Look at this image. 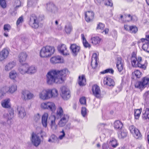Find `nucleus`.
<instances>
[{
  "instance_id": "obj_1",
  "label": "nucleus",
  "mask_w": 149,
  "mask_h": 149,
  "mask_svg": "<svg viewBox=\"0 0 149 149\" xmlns=\"http://www.w3.org/2000/svg\"><path fill=\"white\" fill-rule=\"evenodd\" d=\"M68 70L64 69L61 70H52L48 72L46 75L47 83L49 85L54 83L61 84L65 80L67 72Z\"/></svg>"
},
{
  "instance_id": "obj_2",
  "label": "nucleus",
  "mask_w": 149,
  "mask_h": 149,
  "mask_svg": "<svg viewBox=\"0 0 149 149\" xmlns=\"http://www.w3.org/2000/svg\"><path fill=\"white\" fill-rule=\"evenodd\" d=\"M55 51L54 48L53 47L47 46L43 47L40 52V56L42 58L50 57L53 54Z\"/></svg>"
},
{
  "instance_id": "obj_3",
  "label": "nucleus",
  "mask_w": 149,
  "mask_h": 149,
  "mask_svg": "<svg viewBox=\"0 0 149 149\" xmlns=\"http://www.w3.org/2000/svg\"><path fill=\"white\" fill-rule=\"evenodd\" d=\"M132 65L135 67H139L144 69H146V65L141 63L142 58L140 57H137L135 56H132L131 58Z\"/></svg>"
},
{
  "instance_id": "obj_4",
  "label": "nucleus",
  "mask_w": 149,
  "mask_h": 149,
  "mask_svg": "<svg viewBox=\"0 0 149 149\" xmlns=\"http://www.w3.org/2000/svg\"><path fill=\"white\" fill-rule=\"evenodd\" d=\"M61 95L64 100H68L70 97V90L66 87L63 86L61 88Z\"/></svg>"
},
{
  "instance_id": "obj_5",
  "label": "nucleus",
  "mask_w": 149,
  "mask_h": 149,
  "mask_svg": "<svg viewBox=\"0 0 149 149\" xmlns=\"http://www.w3.org/2000/svg\"><path fill=\"white\" fill-rule=\"evenodd\" d=\"M39 22L37 17L34 15H32L30 17L29 24L33 28H37L39 26Z\"/></svg>"
},
{
  "instance_id": "obj_6",
  "label": "nucleus",
  "mask_w": 149,
  "mask_h": 149,
  "mask_svg": "<svg viewBox=\"0 0 149 149\" xmlns=\"http://www.w3.org/2000/svg\"><path fill=\"white\" fill-rule=\"evenodd\" d=\"M39 133H33L32 134L31 142L36 146H38L40 143L41 140L38 135Z\"/></svg>"
},
{
  "instance_id": "obj_7",
  "label": "nucleus",
  "mask_w": 149,
  "mask_h": 149,
  "mask_svg": "<svg viewBox=\"0 0 149 149\" xmlns=\"http://www.w3.org/2000/svg\"><path fill=\"white\" fill-rule=\"evenodd\" d=\"M56 118L55 116H51L49 118V124L51 129L53 131L57 129L58 126L55 122Z\"/></svg>"
},
{
  "instance_id": "obj_8",
  "label": "nucleus",
  "mask_w": 149,
  "mask_h": 149,
  "mask_svg": "<svg viewBox=\"0 0 149 149\" xmlns=\"http://www.w3.org/2000/svg\"><path fill=\"white\" fill-rule=\"evenodd\" d=\"M129 130L130 132L134 136V137L136 139H141V135L140 132L133 125L129 127Z\"/></svg>"
},
{
  "instance_id": "obj_9",
  "label": "nucleus",
  "mask_w": 149,
  "mask_h": 149,
  "mask_svg": "<svg viewBox=\"0 0 149 149\" xmlns=\"http://www.w3.org/2000/svg\"><path fill=\"white\" fill-rule=\"evenodd\" d=\"M49 89H43L40 91L39 93L40 99L43 100H46L49 99Z\"/></svg>"
},
{
  "instance_id": "obj_10",
  "label": "nucleus",
  "mask_w": 149,
  "mask_h": 149,
  "mask_svg": "<svg viewBox=\"0 0 149 149\" xmlns=\"http://www.w3.org/2000/svg\"><path fill=\"white\" fill-rule=\"evenodd\" d=\"M70 49L72 55L74 56H77L80 50V47L75 44L71 45Z\"/></svg>"
},
{
  "instance_id": "obj_11",
  "label": "nucleus",
  "mask_w": 149,
  "mask_h": 149,
  "mask_svg": "<svg viewBox=\"0 0 149 149\" xmlns=\"http://www.w3.org/2000/svg\"><path fill=\"white\" fill-rule=\"evenodd\" d=\"M94 16V13L93 11H87L85 13V19L87 22H90L93 21Z\"/></svg>"
},
{
  "instance_id": "obj_12",
  "label": "nucleus",
  "mask_w": 149,
  "mask_h": 149,
  "mask_svg": "<svg viewBox=\"0 0 149 149\" xmlns=\"http://www.w3.org/2000/svg\"><path fill=\"white\" fill-rule=\"evenodd\" d=\"M58 51L63 55L67 56L69 54L66 45L64 44L59 45L58 47Z\"/></svg>"
},
{
  "instance_id": "obj_13",
  "label": "nucleus",
  "mask_w": 149,
  "mask_h": 149,
  "mask_svg": "<svg viewBox=\"0 0 149 149\" xmlns=\"http://www.w3.org/2000/svg\"><path fill=\"white\" fill-rule=\"evenodd\" d=\"M92 90L94 95L96 97H100L101 95V91L99 87L97 85H93Z\"/></svg>"
},
{
  "instance_id": "obj_14",
  "label": "nucleus",
  "mask_w": 149,
  "mask_h": 149,
  "mask_svg": "<svg viewBox=\"0 0 149 149\" xmlns=\"http://www.w3.org/2000/svg\"><path fill=\"white\" fill-rule=\"evenodd\" d=\"M28 65L26 63H24L20 65L18 68V70L19 72L22 74H24L27 73Z\"/></svg>"
},
{
  "instance_id": "obj_15",
  "label": "nucleus",
  "mask_w": 149,
  "mask_h": 149,
  "mask_svg": "<svg viewBox=\"0 0 149 149\" xmlns=\"http://www.w3.org/2000/svg\"><path fill=\"white\" fill-rule=\"evenodd\" d=\"M104 83L105 85L111 87H113L115 85L113 80L111 78L107 77L104 78Z\"/></svg>"
},
{
  "instance_id": "obj_16",
  "label": "nucleus",
  "mask_w": 149,
  "mask_h": 149,
  "mask_svg": "<svg viewBox=\"0 0 149 149\" xmlns=\"http://www.w3.org/2000/svg\"><path fill=\"white\" fill-rule=\"evenodd\" d=\"M33 94L27 91H24L22 92V97L24 100H30L33 97Z\"/></svg>"
},
{
  "instance_id": "obj_17",
  "label": "nucleus",
  "mask_w": 149,
  "mask_h": 149,
  "mask_svg": "<svg viewBox=\"0 0 149 149\" xmlns=\"http://www.w3.org/2000/svg\"><path fill=\"white\" fill-rule=\"evenodd\" d=\"M60 120L58 123V125L60 127L64 126L68 122L69 117L67 115H64L63 117H61Z\"/></svg>"
},
{
  "instance_id": "obj_18",
  "label": "nucleus",
  "mask_w": 149,
  "mask_h": 149,
  "mask_svg": "<svg viewBox=\"0 0 149 149\" xmlns=\"http://www.w3.org/2000/svg\"><path fill=\"white\" fill-rule=\"evenodd\" d=\"M98 60L96 53H94L92 57L91 65L93 68L95 69L97 66V61Z\"/></svg>"
},
{
  "instance_id": "obj_19",
  "label": "nucleus",
  "mask_w": 149,
  "mask_h": 149,
  "mask_svg": "<svg viewBox=\"0 0 149 149\" xmlns=\"http://www.w3.org/2000/svg\"><path fill=\"white\" fill-rule=\"evenodd\" d=\"M51 63L55 64L57 63H62L64 62V60L60 56H56L52 57L50 60Z\"/></svg>"
},
{
  "instance_id": "obj_20",
  "label": "nucleus",
  "mask_w": 149,
  "mask_h": 149,
  "mask_svg": "<svg viewBox=\"0 0 149 149\" xmlns=\"http://www.w3.org/2000/svg\"><path fill=\"white\" fill-rule=\"evenodd\" d=\"M19 116L21 118H23L26 115V113L24 108L21 106H18L17 108Z\"/></svg>"
},
{
  "instance_id": "obj_21",
  "label": "nucleus",
  "mask_w": 149,
  "mask_h": 149,
  "mask_svg": "<svg viewBox=\"0 0 149 149\" xmlns=\"http://www.w3.org/2000/svg\"><path fill=\"white\" fill-rule=\"evenodd\" d=\"M10 100L8 98L3 100L1 102L2 106L5 108H11Z\"/></svg>"
},
{
  "instance_id": "obj_22",
  "label": "nucleus",
  "mask_w": 149,
  "mask_h": 149,
  "mask_svg": "<svg viewBox=\"0 0 149 149\" xmlns=\"http://www.w3.org/2000/svg\"><path fill=\"white\" fill-rule=\"evenodd\" d=\"M16 62L14 61H10L5 65V71L7 72L9 71L13 68L16 66Z\"/></svg>"
},
{
  "instance_id": "obj_23",
  "label": "nucleus",
  "mask_w": 149,
  "mask_h": 149,
  "mask_svg": "<svg viewBox=\"0 0 149 149\" xmlns=\"http://www.w3.org/2000/svg\"><path fill=\"white\" fill-rule=\"evenodd\" d=\"M124 61L120 58H118L117 59L116 66L118 71L121 72L123 68Z\"/></svg>"
},
{
  "instance_id": "obj_24",
  "label": "nucleus",
  "mask_w": 149,
  "mask_h": 149,
  "mask_svg": "<svg viewBox=\"0 0 149 149\" xmlns=\"http://www.w3.org/2000/svg\"><path fill=\"white\" fill-rule=\"evenodd\" d=\"M49 115L48 113H45L42 115L41 119V123L44 127L46 128L47 126L48 118Z\"/></svg>"
},
{
  "instance_id": "obj_25",
  "label": "nucleus",
  "mask_w": 149,
  "mask_h": 149,
  "mask_svg": "<svg viewBox=\"0 0 149 149\" xmlns=\"http://www.w3.org/2000/svg\"><path fill=\"white\" fill-rule=\"evenodd\" d=\"M8 50L6 49H3L0 52V61H1L6 58L9 54Z\"/></svg>"
},
{
  "instance_id": "obj_26",
  "label": "nucleus",
  "mask_w": 149,
  "mask_h": 149,
  "mask_svg": "<svg viewBox=\"0 0 149 149\" xmlns=\"http://www.w3.org/2000/svg\"><path fill=\"white\" fill-rule=\"evenodd\" d=\"M47 9L54 13H56L57 11V8L52 3H49L47 4Z\"/></svg>"
},
{
  "instance_id": "obj_27",
  "label": "nucleus",
  "mask_w": 149,
  "mask_h": 149,
  "mask_svg": "<svg viewBox=\"0 0 149 149\" xmlns=\"http://www.w3.org/2000/svg\"><path fill=\"white\" fill-rule=\"evenodd\" d=\"M49 99L52 97H57L58 95V93L57 89L54 88L52 89H49Z\"/></svg>"
},
{
  "instance_id": "obj_28",
  "label": "nucleus",
  "mask_w": 149,
  "mask_h": 149,
  "mask_svg": "<svg viewBox=\"0 0 149 149\" xmlns=\"http://www.w3.org/2000/svg\"><path fill=\"white\" fill-rule=\"evenodd\" d=\"M107 143L109 146L114 148H116L118 145L117 140L114 138H111L109 141H107Z\"/></svg>"
},
{
  "instance_id": "obj_29",
  "label": "nucleus",
  "mask_w": 149,
  "mask_h": 149,
  "mask_svg": "<svg viewBox=\"0 0 149 149\" xmlns=\"http://www.w3.org/2000/svg\"><path fill=\"white\" fill-rule=\"evenodd\" d=\"M114 128L116 130H120L122 129L123 125L122 122L119 120L115 121L113 123Z\"/></svg>"
},
{
  "instance_id": "obj_30",
  "label": "nucleus",
  "mask_w": 149,
  "mask_h": 149,
  "mask_svg": "<svg viewBox=\"0 0 149 149\" xmlns=\"http://www.w3.org/2000/svg\"><path fill=\"white\" fill-rule=\"evenodd\" d=\"M27 56V55L25 52H22L20 53L18 56L19 62L22 63L25 61Z\"/></svg>"
},
{
  "instance_id": "obj_31",
  "label": "nucleus",
  "mask_w": 149,
  "mask_h": 149,
  "mask_svg": "<svg viewBox=\"0 0 149 149\" xmlns=\"http://www.w3.org/2000/svg\"><path fill=\"white\" fill-rule=\"evenodd\" d=\"M86 80L84 75H81L79 77L78 84L81 86L85 85L86 84Z\"/></svg>"
},
{
  "instance_id": "obj_32",
  "label": "nucleus",
  "mask_w": 149,
  "mask_h": 149,
  "mask_svg": "<svg viewBox=\"0 0 149 149\" xmlns=\"http://www.w3.org/2000/svg\"><path fill=\"white\" fill-rule=\"evenodd\" d=\"M64 115H66L63 113V109L62 107H59L57 109L56 116L57 118H59L63 117Z\"/></svg>"
},
{
  "instance_id": "obj_33",
  "label": "nucleus",
  "mask_w": 149,
  "mask_h": 149,
  "mask_svg": "<svg viewBox=\"0 0 149 149\" xmlns=\"http://www.w3.org/2000/svg\"><path fill=\"white\" fill-rule=\"evenodd\" d=\"M142 118L145 120H149V108H146L143 111Z\"/></svg>"
},
{
  "instance_id": "obj_34",
  "label": "nucleus",
  "mask_w": 149,
  "mask_h": 149,
  "mask_svg": "<svg viewBox=\"0 0 149 149\" xmlns=\"http://www.w3.org/2000/svg\"><path fill=\"white\" fill-rule=\"evenodd\" d=\"M56 109V107L55 104L53 102H49L47 110H50L52 113H54Z\"/></svg>"
},
{
  "instance_id": "obj_35",
  "label": "nucleus",
  "mask_w": 149,
  "mask_h": 149,
  "mask_svg": "<svg viewBox=\"0 0 149 149\" xmlns=\"http://www.w3.org/2000/svg\"><path fill=\"white\" fill-rule=\"evenodd\" d=\"M72 29V27L71 24L70 23H67L65 27V30L67 34H70L71 32Z\"/></svg>"
},
{
  "instance_id": "obj_36",
  "label": "nucleus",
  "mask_w": 149,
  "mask_h": 149,
  "mask_svg": "<svg viewBox=\"0 0 149 149\" xmlns=\"http://www.w3.org/2000/svg\"><path fill=\"white\" fill-rule=\"evenodd\" d=\"M119 130L118 133V136L119 138L122 139L127 136V132L125 130L122 129Z\"/></svg>"
},
{
  "instance_id": "obj_37",
  "label": "nucleus",
  "mask_w": 149,
  "mask_h": 149,
  "mask_svg": "<svg viewBox=\"0 0 149 149\" xmlns=\"http://www.w3.org/2000/svg\"><path fill=\"white\" fill-rule=\"evenodd\" d=\"M27 74H33L36 73L37 71L36 68L34 66H31L30 67L28 65Z\"/></svg>"
},
{
  "instance_id": "obj_38",
  "label": "nucleus",
  "mask_w": 149,
  "mask_h": 149,
  "mask_svg": "<svg viewBox=\"0 0 149 149\" xmlns=\"http://www.w3.org/2000/svg\"><path fill=\"white\" fill-rule=\"evenodd\" d=\"M58 138L54 134L52 135L48 140L49 142L58 143Z\"/></svg>"
},
{
  "instance_id": "obj_39",
  "label": "nucleus",
  "mask_w": 149,
  "mask_h": 149,
  "mask_svg": "<svg viewBox=\"0 0 149 149\" xmlns=\"http://www.w3.org/2000/svg\"><path fill=\"white\" fill-rule=\"evenodd\" d=\"M100 42V39L98 37H94L91 38L92 43L94 45L99 44Z\"/></svg>"
},
{
  "instance_id": "obj_40",
  "label": "nucleus",
  "mask_w": 149,
  "mask_h": 149,
  "mask_svg": "<svg viewBox=\"0 0 149 149\" xmlns=\"http://www.w3.org/2000/svg\"><path fill=\"white\" fill-rule=\"evenodd\" d=\"M17 90V86L15 84L11 85L8 88V92L11 93L15 92Z\"/></svg>"
},
{
  "instance_id": "obj_41",
  "label": "nucleus",
  "mask_w": 149,
  "mask_h": 149,
  "mask_svg": "<svg viewBox=\"0 0 149 149\" xmlns=\"http://www.w3.org/2000/svg\"><path fill=\"white\" fill-rule=\"evenodd\" d=\"M17 74L15 70H13L11 71L9 73L10 78L12 79L15 80Z\"/></svg>"
},
{
  "instance_id": "obj_42",
  "label": "nucleus",
  "mask_w": 149,
  "mask_h": 149,
  "mask_svg": "<svg viewBox=\"0 0 149 149\" xmlns=\"http://www.w3.org/2000/svg\"><path fill=\"white\" fill-rule=\"evenodd\" d=\"M132 76H135L137 78H139L142 76L141 72L138 70H136L132 73Z\"/></svg>"
},
{
  "instance_id": "obj_43",
  "label": "nucleus",
  "mask_w": 149,
  "mask_h": 149,
  "mask_svg": "<svg viewBox=\"0 0 149 149\" xmlns=\"http://www.w3.org/2000/svg\"><path fill=\"white\" fill-rule=\"evenodd\" d=\"M142 110V109L135 110L134 116L135 119H138L139 118L141 112Z\"/></svg>"
},
{
  "instance_id": "obj_44",
  "label": "nucleus",
  "mask_w": 149,
  "mask_h": 149,
  "mask_svg": "<svg viewBox=\"0 0 149 149\" xmlns=\"http://www.w3.org/2000/svg\"><path fill=\"white\" fill-rule=\"evenodd\" d=\"M81 37L83 40V44L84 46L85 47L90 48L91 47L90 45L88 43V42L86 40L85 38L84 37V35L83 34H82Z\"/></svg>"
},
{
  "instance_id": "obj_45",
  "label": "nucleus",
  "mask_w": 149,
  "mask_h": 149,
  "mask_svg": "<svg viewBox=\"0 0 149 149\" xmlns=\"http://www.w3.org/2000/svg\"><path fill=\"white\" fill-rule=\"evenodd\" d=\"M37 3L36 0H29L28 1L27 5L29 7L31 6H34Z\"/></svg>"
},
{
  "instance_id": "obj_46",
  "label": "nucleus",
  "mask_w": 149,
  "mask_h": 149,
  "mask_svg": "<svg viewBox=\"0 0 149 149\" xmlns=\"http://www.w3.org/2000/svg\"><path fill=\"white\" fill-rule=\"evenodd\" d=\"M143 87L146 85L149 84V80L148 76L144 77L142 79L141 82Z\"/></svg>"
},
{
  "instance_id": "obj_47",
  "label": "nucleus",
  "mask_w": 149,
  "mask_h": 149,
  "mask_svg": "<svg viewBox=\"0 0 149 149\" xmlns=\"http://www.w3.org/2000/svg\"><path fill=\"white\" fill-rule=\"evenodd\" d=\"M142 48L145 51L149 52V43L147 42L146 43L143 44V45Z\"/></svg>"
},
{
  "instance_id": "obj_48",
  "label": "nucleus",
  "mask_w": 149,
  "mask_h": 149,
  "mask_svg": "<svg viewBox=\"0 0 149 149\" xmlns=\"http://www.w3.org/2000/svg\"><path fill=\"white\" fill-rule=\"evenodd\" d=\"M49 102H46L42 103L40 105L41 108L44 109H47Z\"/></svg>"
},
{
  "instance_id": "obj_49",
  "label": "nucleus",
  "mask_w": 149,
  "mask_h": 149,
  "mask_svg": "<svg viewBox=\"0 0 149 149\" xmlns=\"http://www.w3.org/2000/svg\"><path fill=\"white\" fill-rule=\"evenodd\" d=\"M104 5L107 6L112 7L113 3L111 0H105L104 2Z\"/></svg>"
},
{
  "instance_id": "obj_50",
  "label": "nucleus",
  "mask_w": 149,
  "mask_h": 149,
  "mask_svg": "<svg viewBox=\"0 0 149 149\" xmlns=\"http://www.w3.org/2000/svg\"><path fill=\"white\" fill-rule=\"evenodd\" d=\"M135 86L136 88L141 89L144 87L141 82L138 81L136 82L135 84Z\"/></svg>"
},
{
  "instance_id": "obj_51",
  "label": "nucleus",
  "mask_w": 149,
  "mask_h": 149,
  "mask_svg": "<svg viewBox=\"0 0 149 149\" xmlns=\"http://www.w3.org/2000/svg\"><path fill=\"white\" fill-rule=\"evenodd\" d=\"M0 91L1 93L3 95L8 91V88L6 86L2 88L0 90Z\"/></svg>"
},
{
  "instance_id": "obj_52",
  "label": "nucleus",
  "mask_w": 149,
  "mask_h": 149,
  "mask_svg": "<svg viewBox=\"0 0 149 149\" xmlns=\"http://www.w3.org/2000/svg\"><path fill=\"white\" fill-rule=\"evenodd\" d=\"M141 40L142 42H145V41L149 42V32H148L146 33L145 38H142L141 39Z\"/></svg>"
},
{
  "instance_id": "obj_53",
  "label": "nucleus",
  "mask_w": 149,
  "mask_h": 149,
  "mask_svg": "<svg viewBox=\"0 0 149 149\" xmlns=\"http://www.w3.org/2000/svg\"><path fill=\"white\" fill-rule=\"evenodd\" d=\"M137 28L136 26H130V32L135 33L137 31Z\"/></svg>"
},
{
  "instance_id": "obj_54",
  "label": "nucleus",
  "mask_w": 149,
  "mask_h": 149,
  "mask_svg": "<svg viewBox=\"0 0 149 149\" xmlns=\"http://www.w3.org/2000/svg\"><path fill=\"white\" fill-rule=\"evenodd\" d=\"M114 73V70L112 68L107 69L103 71V74L107 73H110L113 74Z\"/></svg>"
},
{
  "instance_id": "obj_55",
  "label": "nucleus",
  "mask_w": 149,
  "mask_h": 149,
  "mask_svg": "<svg viewBox=\"0 0 149 149\" xmlns=\"http://www.w3.org/2000/svg\"><path fill=\"white\" fill-rule=\"evenodd\" d=\"M21 2L19 0H15V9L16 10L18 8L21 6Z\"/></svg>"
},
{
  "instance_id": "obj_56",
  "label": "nucleus",
  "mask_w": 149,
  "mask_h": 149,
  "mask_svg": "<svg viewBox=\"0 0 149 149\" xmlns=\"http://www.w3.org/2000/svg\"><path fill=\"white\" fill-rule=\"evenodd\" d=\"M144 99L146 100H149V91L145 92L143 95Z\"/></svg>"
},
{
  "instance_id": "obj_57",
  "label": "nucleus",
  "mask_w": 149,
  "mask_h": 149,
  "mask_svg": "<svg viewBox=\"0 0 149 149\" xmlns=\"http://www.w3.org/2000/svg\"><path fill=\"white\" fill-rule=\"evenodd\" d=\"M0 5L3 8H4L6 6V4L5 0H0Z\"/></svg>"
},
{
  "instance_id": "obj_58",
  "label": "nucleus",
  "mask_w": 149,
  "mask_h": 149,
  "mask_svg": "<svg viewBox=\"0 0 149 149\" xmlns=\"http://www.w3.org/2000/svg\"><path fill=\"white\" fill-rule=\"evenodd\" d=\"M10 28V26L9 24H5L4 26L3 29L6 32H8Z\"/></svg>"
},
{
  "instance_id": "obj_59",
  "label": "nucleus",
  "mask_w": 149,
  "mask_h": 149,
  "mask_svg": "<svg viewBox=\"0 0 149 149\" xmlns=\"http://www.w3.org/2000/svg\"><path fill=\"white\" fill-rule=\"evenodd\" d=\"M8 113L10 116L8 117L9 118H12L13 117L14 110L12 109L9 108Z\"/></svg>"
},
{
  "instance_id": "obj_60",
  "label": "nucleus",
  "mask_w": 149,
  "mask_h": 149,
  "mask_svg": "<svg viewBox=\"0 0 149 149\" xmlns=\"http://www.w3.org/2000/svg\"><path fill=\"white\" fill-rule=\"evenodd\" d=\"M79 102L81 104H86V100L85 97H81L79 100Z\"/></svg>"
},
{
  "instance_id": "obj_61",
  "label": "nucleus",
  "mask_w": 149,
  "mask_h": 149,
  "mask_svg": "<svg viewBox=\"0 0 149 149\" xmlns=\"http://www.w3.org/2000/svg\"><path fill=\"white\" fill-rule=\"evenodd\" d=\"M133 17L130 14H127L126 15V20L127 21H130L132 20Z\"/></svg>"
},
{
  "instance_id": "obj_62",
  "label": "nucleus",
  "mask_w": 149,
  "mask_h": 149,
  "mask_svg": "<svg viewBox=\"0 0 149 149\" xmlns=\"http://www.w3.org/2000/svg\"><path fill=\"white\" fill-rule=\"evenodd\" d=\"M81 113L83 116L84 117L86 113V110L85 107H82Z\"/></svg>"
},
{
  "instance_id": "obj_63",
  "label": "nucleus",
  "mask_w": 149,
  "mask_h": 149,
  "mask_svg": "<svg viewBox=\"0 0 149 149\" xmlns=\"http://www.w3.org/2000/svg\"><path fill=\"white\" fill-rule=\"evenodd\" d=\"M60 133H62V134L59 136L58 139H59L60 140L63 139V138L65 136V134L64 130H63L61 131L60 132Z\"/></svg>"
},
{
  "instance_id": "obj_64",
  "label": "nucleus",
  "mask_w": 149,
  "mask_h": 149,
  "mask_svg": "<svg viewBox=\"0 0 149 149\" xmlns=\"http://www.w3.org/2000/svg\"><path fill=\"white\" fill-rule=\"evenodd\" d=\"M40 118V116L39 114L38 113L35 115L34 118V120L36 122L39 121Z\"/></svg>"
}]
</instances>
